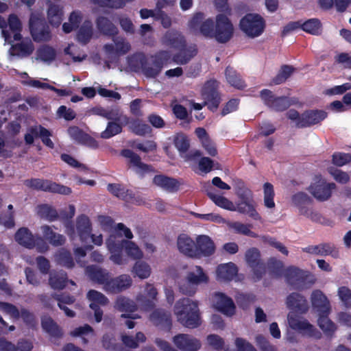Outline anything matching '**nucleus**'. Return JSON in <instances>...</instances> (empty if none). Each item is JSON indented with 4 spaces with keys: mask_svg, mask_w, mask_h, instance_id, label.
Returning <instances> with one entry per match:
<instances>
[{
    "mask_svg": "<svg viewBox=\"0 0 351 351\" xmlns=\"http://www.w3.org/2000/svg\"><path fill=\"white\" fill-rule=\"evenodd\" d=\"M125 125L121 122H108L106 130L101 133V137L104 139H108L119 134L122 132L123 127Z\"/></svg>",
    "mask_w": 351,
    "mask_h": 351,
    "instance_id": "nucleus-56",
    "label": "nucleus"
},
{
    "mask_svg": "<svg viewBox=\"0 0 351 351\" xmlns=\"http://www.w3.org/2000/svg\"><path fill=\"white\" fill-rule=\"evenodd\" d=\"M267 267L270 275L276 278H280L282 275L284 276L285 269H284V265L282 261L275 258H271L268 260Z\"/></svg>",
    "mask_w": 351,
    "mask_h": 351,
    "instance_id": "nucleus-57",
    "label": "nucleus"
},
{
    "mask_svg": "<svg viewBox=\"0 0 351 351\" xmlns=\"http://www.w3.org/2000/svg\"><path fill=\"white\" fill-rule=\"evenodd\" d=\"M284 277L288 285L298 291L308 289L315 282V278L309 271L295 266H289L285 269Z\"/></svg>",
    "mask_w": 351,
    "mask_h": 351,
    "instance_id": "nucleus-6",
    "label": "nucleus"
},
{
    "mask_svg": "<svg viewBox=\"0 0 351 351\" xmlns=\"http://www.w3.org/2000/svg\"><path fill=\"white\" fill-rule=\"evenodd\" d=\"M24 184L32 189L58 193L62 195H70L72 190L70 187L58 184L49 180L32 178L25 180Z\"/></svg>",
    "mask_w": 351,
    "mask_h": 351,
    "instance_id": "nucleus-10",
    "label": "nucleus"
},
{
    "mask_svg": "<svg viewBox=\"0 0 351 351\" xmlns=\"http://www.w3.org/2000/svg\"><path fill=\"white\" fill-rule=\"evenodd\" d=\"M96 25L98 30L104 35L112 37L118 34L117 27L107 17L98 16L96 19Z\"/></svg>",
    "mask_w": 351,
    "mask_h": 351,
    "instance_id": "nucleus-38",
    "label": "nucleus"
},
{
    "mask_svg": "<svg viewBox=\"0 0 351 351\" xmlns=\"http://www.w3.org/2000/svg\"><path fill=\"white\" fill-rule=\"evenodd\" d=\"M14 239L19 244L29 249H32L36 245L34 236L27 228H19L15 233ZM36 245L42 252L48 250V245L41 238L37 240Z\"/></svg>",
    "mask_w": 351,
    "mask_h": 351,
    "instance_id": "nucleus-18",
    "label": "nucleus"
},
{
    "mask_svg": "<svg viewBox=\"0 0 351 351\" xmlns=\"http://www.w3.org/2000/svg\"><path fill=\"white\" fill-rule=\"evenodd\" d=\"M264 189V204L268 208H273L275 207V202L274 197L275 195L274 186L269 182H266L263 185Z\"/></svg>",
    "mask_w": 351,
    "mask_h": 351,
    "instance_id": "nucleus-60",
    "label": "nucleus"
},
{
    "mask_svg": "<svg viewBox=\"0 0 351 351\" xmlns=\"http://www.w3.org/2000/svg\"><path fill=\"white\" fill-rule=\"evenodd\" d=\"M206 194L216 206L228 210L237 211V205L224 196L218 194L212 186L206 190Z\"/></svg>",
    "mask_w": 351,
    "mask_h": 351,
    "instance_id": "nucleus-30",
    "label": "nucleus"
},
{
    "mask_svg": "<svg viewBox=\"0 0 351 351\" xmlns=\"http://www.w3.org/2000/svg\"><path fill=\"white\" fill-rule=\"evenodd\" d=\"M132 280L129 275L121 274L116 278H110L106 283V289L114 293H120L132 285Z\"/></svg>",
    "mask_w": 351,
    "mask_h": 351,
    "instance_id": "nucleus-28",
    "label": "nucleus"
},
{
    "mask_svg": "<svg viewBox=\"0 0 351 351\" xmlns=\"http://www.w3.org/2000/svg\"><path fill=\"white\" fill-rule=\"evenodd\" d=\"M106 119L111 120V122H121L123 125H128L129 117L124 114L119 107L108 109Z\"/></svg>",
    "mask_w": 351,
    "mask_h": 351,
    "instance_id": "nucleus-55",
    "label": "nucleus"
},
{
    "mask_svg": "<svg viewBox=\"0 0 351 351\" xmlns=\"http://www.w3.org/2000/svg\"><path fill=\"white\" fill-rule=\"evenodd\" d=\"M235 193L239 199V201L237 203V211L248 215L254 220H261V217L254 206L252 192L243 181L237 183Z\"/></svg>",
    "mask_w": 351,
    "mask_h": 351,
    "instance_id": "nucleus-5",
    "label": "nucleus"
},
{
    "mask_svg": "<svg viewBox=\"0 0 351 351\" xmlns=\"http://www.w3.org/2000/svg\"><path fill=\"white\" fill-rule=\"evenodd\" d=\"M12 48L16 51V54L25 56H29L34 51V46L31 41L17 43Z\"/></svg>",
    "mask_w": 351,
    "mask_h": 351,
    "instance_id": "nucleus-62",
    "label": "nucleus"
},
{
    "mask_svg": "<svg viewBox=\"0 0 351 351\" xmlns=\"http://www.w3.org/2000/svg\"><path fill=\"white\" fill-rule=\"evenodd\" d=\"M93 34V24L90 21L86 20L77 31V40L80 43L86 45L92 38Z\"/></svg>",
    "mask_w": 351,
    "mask_h": 351,
    "instance_id": "nucleus-46",
    "label": "nucleus"
},
{
    "mask_svg": "<svg viewBox=\"0 0 351 351\" xmlns=\"http://www.w3.org/2000/svg\"><path fill=\"white\" fill-rule=\"evenodd\" d=\"M68 277L65 271H53L50 273L49 284L53 289L62 290L67 284Z\"/></svg>",
    "mask_w": 351,
    "mask_h": 351,
    "instance_id": "nucleus-40",
    "label": "nucleus"
},
{
    "mask_svg": "<svg viewBox=\"0 0 351 351\" xmlns=\"http://www.w3.org/2000/svg\"><path fill=\"white\" fill-rule=\"evenodd\" d=\"M38 214L41 218L50 221H54L60 218V213L52 207L47 204H41L38 206Z\"/></svg>",
    "mask_w": 351,
    "mask_h": 351,
    "instance_id": "nucleus-53",
    "label": "nucleus"
},
{
    "mask_svg": "<svg viewBox=\"0 0 351 351\" xmlns=\"http://www.w3.org/2000/svg\"><path fill=\"white\" fill-rule=\"evenodd\" d=\"M327 117V112L322 110H307L301 114L298 128H304L319 123Z\"/></svg>",
    "mask_w": 351,
    "mask_h": 351,
    "instance_id": "nucleus-24",
    "label": "nucleus"
},
{
    "mask_svg": "<svg viewBox=\"0 0 351 351\" xmlns=\"http://www.w3.org/2000/svg\"><path fill=\"white\" fill-rule=\"evenodd\" d=\"M214 298L215 307L218 311L228 316L235 313L236 306L231 298L221 292L215 293Z\"/></svg>",
    "mask_w": 351,
    "mask_h": 351,
    "instance_id": "nucleus-26",
    "label": "nucleus"
},
{
    "mask_svg": "<svg viewBox=\"0 0 351 351\" xmlns=\"http://www.w3.org/2000/svg\"><path fill=\"white\" fill-rule=\"evenodd\" d=\"M76 229L81 240L84 241L89 238L91 232V223L86 215H81L77 217Z\"/></svg>",
    "mask_w": 351,
    "mask_h": 351,
    "instance_id": "nucleus-42",
    "label": "nucleus"
},
{
    "mask_svg": "<svg viewBox=\"0 0 351 351\" xmlns=\"http://www.w3.org/2000/svg\"><path fill=\"white\" fill-rule=\"evenodd\" d=\"M245 261L252 269L255 282L262 279L266 271L265 263L261 259L260 251L256 247L248 249L245 254Z\"/></svg>",
    "mask_w": 351,
    "mask_h": 351,
    "instance_id": "nucleus-17",
    "label": "nucleus"
},
{
    "mask_svg": "<svg viewBox=\"0 0 351 351\" xmlns=\"http://www.w3.org/2000/svg\"><path fill=\"white\" fill-rule=\"evenodd\" d=\"M153 183L169 192H176L179 189L180 182L177 179L165 175H156Z\"/></svg>",
    "mask_w": 351,
    "mask_h": 351,
    "instance_id": "nucleus-32",
    "label": "nucleus"
},
{
    "mask_svg": "<svg viewBox=\"0 0 351 351\" xmlns=\"http://www.w3.org/2000/svg\"><path fill=\"white\" fill-rule=\"evenodd\" d=\"M41 229L43 237L52 245L60 246L64 243L66 241L65 237L53 232L50 226L47 225L43 226Z\"/></svg>",
    "mask_w": 351,
    "mask_h": 351,
    "instance_id": "nucleus-45",
    "label": "nucleus"
},
{
    "mask_svg": "<svg viewBox=\"0 0 351 351\" xmlns=\"http://www.w3.org/2000/svg\"><path fill=\"white\" fill-rule=\"evenodd\" d=\"M295 68L293 66L283 64L277 75L271 80L270 85H278L286 82V80L293 74Z\"/></svg>",
    "mask_w": 351,
    "mask_h": 351,
    "instance_id": "nucleus-51",
    "label": "nucleus"
},
{
    "mask_svg": "<svg viewBox=\"0 0 351 351\" xmlns=\"http://www.w3.org/2000/svg\"><path fill=\"white\" fill-rule=\"evenodd\" d=\"M36 56L37 60L44 62H51L56 58V51L53 47L48 45H44L37 49Z\"/></svg>",
    "mask_w": 351,
    "mask_h": 351,
    "instance_id": "nucleus-50",
    "label": "nucleus"
},
{
    "mask_svg": "<svg viewBox=\"0 0 351 351\" xmlns=\"http://www.w3.org/2000/svg\"><path fill=\"white\" fill-rule=\"evenodd\" d=\"M163 40L165 45L179 50L178 53L171 56V62L184 65L197 53V46L193 45L187 47L184 36L178 31L171 29L167 32Z\"/></svg>",
    "mask_w": 351,
    "mask_h": 351,
    "instance_id": "nucleus-2",
    "label": "nucleus"
},
{
    "mask_svg": "<svg viewBox=\"0 0 351 351\" xmlns=\"http://www.w3.org/2000/svg\"><path fill=\"white\" fill-rule=\"evenodd\" d=\"M87 298L91 301V303L97 304L99 306L106 305L108 303V299L101 293L91 289L87 293Z\"/></svg>",
    "mask_w": 351,
    "mask_h": 351,
    "instance_id": "nucleus-64",
    "label": "nucleus"
},
{
    "mask_svg": "<svg viewBox=\"0 0 351 351\" xmlns=\"http://www.w3.org/2000/svg\"><path fill=\"white\" fill-rule=\"evenodd\" d=\"M292 202L296 206L301 214V209L308 208L307 205L313 204V199L304 192H298L292 196Z\"/></svg>",
    "mask_w": 351,
    "mask_h": 351,
    "instance_id": "nucleus-58",
    "label": "nucleus"
},
{
    "mask_svg": "<svg viewBox=\"0 0 351 351\" xmlns=\"http://www.w3.org/2000/svg\"><path fill=\"white\" fill-rule=\"evenodd\" d=\"M173 144L180 154L187 152L190 147L189 138L183 133H178L175 135Z\"/></svg>",
    "mask_w": 351,
    "mask_h": 351,
    "instance_id": "nucleus-59",
    "label": "nucleus"
},
{
    "mask_svg": "<svg viewBox=\"0 0 351 351\" xmlns=\"http://www.w3.org/2000/svg\"><path fill=\"white\" fill-rule=\"evenodd\" d=\"M214 21L211 19L205 20L200 25L199 30L205 38H213L215 32Z\"/></svg>",
    "mask_w": 351,
    "mask_h": 351,
    "instance_id": "nucleus-61",
    "label": "nucleus"
},
{
    "mask_svg": "<svg viewBox=\"0 0 351 351\" xmlns=\"http://www.w3.org/2000/svg\"><path fill=\"white\" fill-rule=\"evenodd\" d=\"M178 249L184 255L194 258L195 242L186 234H180L177 239Z\"/></svg>",
    "mask_w": 351,
    "mask_h": 351,
    "instance_id": "nucleus-31",
    "label": "nucleus"
},
{
    "mask_svg": "<svg viewBox=\"0 0 351 351\" xmlns=\"http://www.w3.org/2000/svg\"><path fill=\"white\" fill-rule=\"evenodd\" d=\"M145 291L147 295L152 300L147 299L145 297L142 296L141 298H138V300L140 302L141 307L145 311H151L154 308L155 304L154 300H156L158 291L153 285L149 283L146 285Z\"/></svg>",
    "mask_w": 351,
    "mask_h": 351,
    "instance_id": "nucleus-41",
    "label": "nucleus"
},
{
    "mask_svg": "<svg viewBox=\"0 0 351 351\" xmlns=\"http://www.w3.org/2000/svg\"><path fill=\"white\" fill-rule=\"evenodd\" d=\"M174 313L178 321L186 328L193 329L201 325L197 302L189 298L180 299L174 306Z\"/></svg>",
    "mask_w": 351,
    "mask_h": 351,
    "instance_id": "nucleus-4",
    "label": "nucleus"
},
{
    "mask_svg": "<svg viewBox=\"0 0 351 351\" xmlns=\"http://www.w3.org/2000/svg\"><path fill=\"white\" fill-rule=\"evenodd\" d=\"M260 97L265 106L276 112L285 111L295 104V98L277 97L269 89H263L260 92Z\"/></svg>",
    "mask_w": 351,
    "mask_h": 351,
    "instance_id": "nucleus-11",
    "label": "nucleus"
},
{
    "mask_svg": "<svg viewBox=\"0 0 351 351\" xmlns=\"http://www.w3.org/2000/svg\"><path fill=\"white\" fill-rule=\"evenodd\" d=\"M225 76L228 84L239 90L246 88V84L241 75L232 66H228L225 70Z\"/></svg>",
    "mask_w": 351,
    "mask_h": 351,
    "instance_id": "nucleus-37",
    "label": "nucleus"
},
{
    "mask_svg": "<svg viewBox=\"0 0 351 351\" xmlns=\"http://www.w3.org/2000/svg\"><path fill=\"white\" fill-rule=\"evenodd\" d=\"M120 155L128 160V168L132 169L141 177H144L146 173L155 172L152 165L142 162L140 156L130 149H122Z\"/></svg>",
    "mask_w": 351,
    "mask_h": 351,
    "instance_id": "nucleus-15",
    "label": "nucleus"
},
{
    "mask_svg": "<svg viewBox=\"0 0 351 351\" xmlns=\"http://www.w3.org/2000/svg\"><path fill=\"white\" fill-rule=\"evenodd\" d=\"M286 303L289 309L296 313L303 314L308 310L307 300L298 293H290L287 298Z\"/></svg>",
    "mask_w": 351,
    "mask_h": 351,
    "instance_id": "nucleus-29",
    "label": "nucleus"
},
{
    "mask_svg": "<svg viewBox=\"0 0 351 351\" xmlns=\"http://www.w3.org/2000/svg\"><path fill=\"white\" fill-rule=\"evenodd\" d=\"M237 265L230 262L226 264L219 265L217 268V275L219 280L228 282L232 280L237 274Z\"/></svg>",
    "mask_w": 351,
    "mask_h": 351,
    "instance_id": "nucleus-34",
    "label": "nucleus"
},
{
    "mask_svg": "<svg viewBox=\"0 0 351 351\" xmlns=\"http://www.w3.org/2000/svg\"><path fill=\"white\" fill-rule=\"evenodd\" d=\"M114 307L121 312H125L121 315L123 318L138 319L140 316L138 315H132L131 313L137 310L136 303L131 299L125 296H119L114 303Z\"/></svg>",
    "mask_w": 351,
    "mask_h": 351,
    "instance_id": "nucleus-27",
    "label": "nucleus"
},
{
    "mask_svg": "<svg viewBox=\"0 0 351 351\" xmlns=\"http://www.w3.org/2000/svg\"><path fill=\"white\" fill-rule=\"evenodd\" d=\"M351 162V154L336 152L332 155V163L337 167H342Z\"/></svg>",
    "mask_w": 351,
    "mask_h": 351,
    "instance_id": "nucleus-63",
    "label": "nucleus"
},
{
    "mask_svg": "<svg viewBox=\"0 0 351 351\" xmlns=\"http://www.w3.org/2000/svg\"><path fill=\"white\" fill-rule=\"evenodd\" d=\"M301 29L312 35H319L322 33V23L318 19H311L301 23Z\"/></svg>",
    "mask_w": 351,
    "mask_h": 351,
    "instance_id": "nucleus-54",
    "label": "nucleus"
},
{
    "mask_svg": "<svg viewBox=\"0 0 351 351\" xmlns=\"http://www.w3.org/2000/svg\"><path fill=\"white\" fill-rule=\"evenodd\" d=\"M288 322L290 327L295 330L304 332L309 337H313L316 339L322 338V333L316 328L310 324L307 320H299L291 313L288 315Z\"/></svg>",
    "mask_w": 351,
    "mask_h": 351,
    "instance_id": "nucleus-20",
    "label": "nucleus"
},
{
    "mask_svg": "<svg viewBox=\"0 0 351 351\" xmlns=\"http://www.w3.org/2000/svg\"><path fill=\"white\" fill-rule=\"evenodd\" d=\"M69 136L79 144L86 145L92 149L99 147L97 141L89 134L85 133L77 126H71L67 130Z\"/></svg>",
    "mask_w": 351,
    "mask_h": 351,
    "instance_id": "nucleus-25",
    "label": "nucleus"
},
{
    "mask_svg": "<svg viewBox=\"0 0 351 351\" xmlns=\"http://www.w3.org/2000/svg\"><path fill=\"white\" fill-rule=\"evenodd\" d=\"M55 261L57 264L71 269L75 265L71 253L65 248H60L55 254Z\"/></svg>",
    "mask_w": 351,
    "mask_h": 351,
    "instance_id": "nucleus-48",
    "label": "nucleus"
},
{
    "mask_svg": "<svg viewBox=\"0 0 351 351\" xmlns=\"http://www.w3.org/2000/svg\"><path fill=\"white\" fill-rule=\"evenodd\" d=\"M186 278L189 282L193 283L196 286L202 283L206 284L209 280L208 275L204 272L203 268L199 265L195 267L194 271H189Z\"/></svg>",
    "mask_w": 351,
    "mask_h": 351,
    "instance_id": "nucleus-44",
    "label": "nucleus"
},
{
    "mask_svg": "<svg viewBox=\"0 0 351 351\" xmlns=\"http://www.w3.org/2000/svg\"><path fill=\"white\" fill-rule=\"evenodd\" d=\"M303 252L317 256H331L333 258H338L339 256V250L335 245L331 243H322L318 245H308L302 247Z\"/></svg>",
    "mask_w": 351,
    "mask_h": 351,
    "instance_id": "nucleus-23",
    "label": "nucleus"
},
{
    "mask_svg": "<svg viewBox=\"0 0 351 351\" xmlns=\"http://www.w3.org/2000/svg\"><path fill=\"white\" fill-rule=\"evenodd\" d=\"M129 129L137 136H144L152 131L151 127L139 119H133L129 117Z\"/></svg>",
    "mask_w": 351,
    "mask_h": 351,
    "instance_id": "nucleus-43",
    "label": "nucleus"
},
{
    "mask_svg": "<svg viewBox=\"0 0 351 351\" xmlns=\"http://www.w3.org/2000/svg\"><path fill=\"white\" fill-rule=\"evenodd\" d=\"M151 267L148 263L143 261H137L132 269L134 277H138L140 279H146L151 274Z\"/></svg>",
    "mask_w": 351,
    "mask_h": 351,
    "instance_id": "nucleus-52",
    "label": "nucleus"
},
{
    "mask_svg": "<svg viewBox=\"0 0 351 351\" xmlns=\"http://www.w3.org/2000/svg\"><path fill=\"white\" fill-rule=\"evenodd\" d=\"M218 88L219 82L216 80L206 81L202 90V96L204 101L203 104L194 103L193 108L195 110H200L204 106H207L210 111L215 112L221 101Z\"/></svg>",
    "mask_w": 351,
    "mask_h": 351,
    "instance_id": "nucleus-7",
    "label": "nucleus"
},
{
    "mask_svg": "<svg viewBox=\"0 0 351 351\" xmlns=\"http://www.w3.org/2000/svg\"><path fill=\"white\" fill-rule=\"evenodd\" d=\"M313 307L318 312L317 324L328 337H332L336 330L335 324L329 319L330 305L327 297L320 290H314L311 296Z\"/></svg>",
    "mask_w": 351,
    "mask_h": 351,
    "instance_id": "nucleus-3",
    "label": "nucleus"
},
{
    "mask_svg": "<svg viewBox=\"0 0 351 351\" xmlns=\"http://www.w3.org/2000/svg\"><path fill=\"white\" fill-rule=\"evenodd\" d=\"M336 187L334 182L328 183L324 179L320 178L311 184L309 191L317 200L325 202L330 199L332 190Z\"/></svg>",
    "mask_w": 351,
    "mask_h": 351,
    "instance_id": "nucleus-19",
    "label": "nucleus"
},
{
    "mask_svg": "<svg viewBox=\"0 0 351 351\" xmlns=\"http://www.w3.org/2000/svg\"><path fill=\"white\" fill-rule=\"evenodd\" d=\"M234 27L230 20L224 14H219L216 16V24L214 38L219 43H226L233 36Z\"/></svg>",
    "mask_w": 351,
    "mask_h": 351,
    "instance_id": "nucleus-16",
    "label": "nucleus"
},
{
    "mask_svg": "<svg viewBox=\"0 0 351 351\" xmlns=\"http://www.w3.org/2000/svg\"><path fill=\"white\" fill-rule=\"evenodd\" d=\"M41 326L43 330L51 337L60 338L62 336V331L58 324L49 315L41 317Z\"/></svg>",
    "mask_w": 351,
    "mask_h": 351,
    "instance_id": "nucleus-35",
    "label": "nucleus"
},
{
    "mask_svg": "<svg viewBox=\"0 0 351 351\" xmlns=\"http://www.w3.org/2000/svg\"><path fill=\"white\" fill-rule=\"evenodd\" d=\"M63 8L60 5L49 3L47 9V19L49 23L53 27H58L63 20Z\"/></svg>",
    "mask_w": 351,
    "mask_h": 351,
    "instance_id": "nucleus-39",
    "label": "nucleus"
},
{
    "mask_svg": "<svg viewBox=\"0 0 351 351\" xmlns=\"http://www.w3.org/2000/svg\"><path fill=\"white\" fill-rule=\"evenodd\" d=\"M29 29L33 40L36 43L48 42L52 38V33L46 19L38 14H31Z\"/></svg>",
    "mask_w": 351,
    "mask_h": 351,
    "instance_id": "nucleus-8",
    "label": "nucleus"
},
{
    "mask_svg": "<svg viewBox=\"0 0 351 351\" xmlns=\"http://www.w3.org/2000/svg\"><path fill=\"white\" fill-rule=\"evenodd\" d=\"M114 44L104 45V50L106 55L108 62L112 63L121 56L125 55L131 49V45L123 36H112Z\"/></svg>",
    "mask_w": 351,
    "mask_h": 351,
    "instance_id": "nucleus-14",
    "label": "nucleus"
},
{
    "mask_svg": "<svg viewBox=\"0 0 351 351\" xmlns=\"http://www.w3.org/2000/svg\"><path fill=\"white\" fill-rule=\"evenodd\" d=\"M2 310L11 317L18 319L21 317L25 325L30 329H36L38 325V322L35 315L25 308H21L19 311V308L14 304L8 302L1 303Z\"/></svg>",
    "mask_w": 351,
    "mask_h": 351,
    "instance_id": "nucleus-12",
    "label": "nucleus"
},
{
    "mask_svg": "<svg viewBox=\"0 0 351 351\" xmlns=\"http://www.w3.org/2000/svg\"><path fill=\"white\" fill-rule=\"evenodd\" d=\"M29 131L35 136L36 138H40L45 145L51 149L54 147V143L49 138L51 136V132L45 127L41 125L32 127Z\"/></svg>",
    "mask_w": 351,
    "mask_h": 351,
    "instance_id": "nucleus-47",
    "label": "nucleus"
},
{
    "mask_svg": "<svg viewBox=\"0 0 351 351\" xmlns=\"http://www.w3.org/2000/svg\"><path fill=\"white\" fill-rule=\"evenodd\" d=\"M152 63H149L143 53H136L128 59L129 65L134 70L141 69L147 77L155 78L161 72L163 66L171 64V53L160 50L151 56Z\"/></svg>",
    "mask_w": 351,
    "mask_h": 351,
    "instance_id": "nucleus-1",
    "label": "nucleus"
},
{
    "mask_svg": "<svg viewBox=\"0 0 351 351\" xmlns=\"http://www.w3.org/2000/svg\"><path fill=\"white\" fill-rule=\"evenodd\" d=\"M86 274L93 282L104 285L106 287V283L109 280L108 273L97 265H89L86 268Z\"/></svg>",
    "mask_w": 351,
    "mask_h": 351,
    "instance_id": "nucleus-33",
    "label": "nucleus"
},
{
    "mask_svg": "<svg viewBox=\"0 0 351 351\" xmlns=\"http://www.w3.org/2000/svg\"><path fill=\"white\" fill-rule=\"evenodd\" d=\"M172 341L181 351H197L202 346L199 339L189 334H178L173 337Z\"/></svg>",
    "mask_w": 351,
    "mask_h": 351,
    "instance_id": "nucleus-21",
    "label": "nucleus"
},
{
    "mask_svg": "<svg viewBox=\"0 0 351 351\" xmlns=\"http://www.w3.org/2000/svg\"><path fill=\"white\" fill-rule=\"evenodd\" d=\"M239 27L247 36L258 37L262 34L265 27L264 19L258 14H247L240 21Z\"/></svg>",
    "mask_w": 351,
    "mask_h": 351,
    "instance_id": "nucleus-9",
    "label": "nucleus"
},
{
    "mask_svg": "<svg viewBox=\"0 0 351 351\" xmlns=\"http://www.w3.org/2000/svg\"><path fill=\"white\" fill-rule=\"evenodd\" d=\"M108 191L114 196L123 200H130L132 197V190L126 189L120 184H108Z\"/></svg>",
    "mask_w": 351,
    "mask_h": 351,
    "instance_id": "nucleus-49",
    "label": "nucleus"
},
{
    "mask_svg": "<svg viewBox=\"0 0 351 351\" xmlns=\"http://www.w3.org/2000/svg\"><path fill=\"white\" fill-rule=\"evenodd\" d=\"M215 252L213 241L207 235H199L196 238L194 258L208 257Z\"/></svg>",
    "mask_w": 351,
    "mask_h": 351,
    "instance_id": "nucleus-22",
    "label": "nucleus"
},
{
    "mask_svg": "<svg viewBox=\"0 0 351 351\" xmlns=\"http://www.w3.org/2000/svg\"><path fill=\"white\" fill-rule=\"evenodd\" d=\"M106 245L109 250L122 251L124 250L128 256L135 260H140L143 256V253L138 246L131 241L125 239L117 241L116 237L111 235L106 241Z\"/></svg>",
    "mask_w": 351,
    "mask_h": 351,
    "instance_id": "nucleus-13",
    "label": "nucleus"
},
{
    "mask_svg": "<svg viewBox=\"0 0 351 351\" xmlns=\"http://www.w3.org/2000/svg\"><path fill=\"white\" fill-rule=\"evenodd\" d=\"M150 319L158 326L170 328L172 324L170 313L160 308L156 309L152 313Z\"/></svg>",
    "mask_w": 351,
    "mask_h": 351,
    "instance_id": "nucleus-36",
    "label": "nucleus"
}]
</instances>
